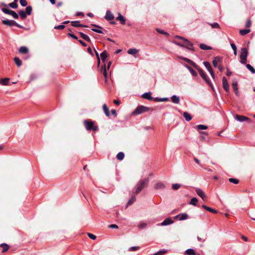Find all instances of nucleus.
Listing matches in <instances>:
<instances>
[{"mask_svg": "<svg viewBox=\"0 0 255 255\" xmlns=\"http://www.w3.org/2000/svg\"><path fill=\"white\" fill-rule=\"evenodd\" d=\"M84 125L87 130H92L96 131L99 129L98 126L94 125V122L89 120L84 121Z\"/></svg>", "mask_w": 255, "mask_h": 255, "instance_id": "obj_1", "label": "nucleus"}, {"mask_svg": "<svg viewBox=\"0 0 255 255\" xmlns=\"http://www.w3.org/2000/svg\"><path fill=\"white\" fill-rule=\"evenodd\" d=\"M148 178H146L142 180L139 181L137 185V187L135 191V194H138L146 186V185L148 184Z\"/></svg>", "mask_w": 255, "mask_h": 255, "instance_id": "obj_2", "label": "nucleus"}, {"mask_svg": "<svg viewBox=\"0 0 255 255\" xmlns=\"http://www.w3.org/2000/svg\"><path fill=\"white\" fill-rule=\"evenodd\" d=\"M248 50L246 48L241 49V54L240 55V62L242 64H245L247 61Z\"/></svg>", "mask_w": 255, "mask_h": 255, "instance_id": "obj_3", "label": "nucleus"}, {"mask_svg": "<svg viewBox=\"0 0 255 255\" xmlns=\"http://www.w3.org/2000/svg\"><path fill=\"white\" fill-rule=\"evenodd\" d=\"M150 108L143 106H138L133 112V115H137L148 112Z\"/></svg>", "mask_w": 255, "mask_h": 255, "instance_id": "obj_4", "label": "nucleus"}, {"mask_svg": "<svg viewBox=\"0 0 255 255\" xmlns=\"http://www.w3.org/2000/svg\"><path fill=\"white\" fill-rule=\"evenodd\" d=\"M195 68L196 69H197L199 71V72L201 76L202 77V78L206 82V83L210 87H211V88L213 89V86L212 85V84L211 82V81H210L209 79L208 78V77L206 75V74L204 72V71L201 68H200L197 65L196 66V68Z\"/></svg>", "mask_w": 255, "mask_h": 255, "instance_id": "obj_5", "label": "nucleus"}, {"mask_svg": "<svg viewBox=\"0 0 255 255\" xmlns=\"http://www.w3.org/2000/svg\"><path fill=\"white\" fill-rule=\"evenodd\" d=\"M2 22L3 24L8 25L9 26H16L17 27L19 28H22V26L16 23L14 20H8V19H5L2 20Z\"/></svg>", "mask_w": 255, "mask_h": 255, "instance_id": "obj_6", "label": "nucleus"}, {"mask_svg": "<svg viewBox=\"0 0 255 255\" xmlns=\"http://www.w3.org/2000/svg\"><path fill=\"white\" fill-rule=\"evenodd\" d=\"M1 10L6 14H8L11 15L13 16V17L15 19H17L18 18V15L13 10L6 8H1Z\"/></svg>", "mask_w": 255, "mask_h": 255, "instance_id": "obj_7", "label": "nucleus"}, {"mask_svg": "<svg viewBox=\"0 0 255 255\" xmlns=\"http://www.w3.org/2000/svg\"><path fill=\"white\" fill-rule=\"evenodd\" d=\"M205 67L207 68L210 74H211L213 79L215 78V74L214 71L211 67V64L207 61H205L203 63Z\"/></svg>", "mask_w": 255, "mask_h": 255, "instance_id": "obj_8", "label": "nucleus"}, {"mask_svg": "<svg viewBox=\"0 0 255 255\" xmlns=\"http://www.w3.org/2000/svg\"><path fill=\"white\" fill-rule=\"evenodd\" d=\"M235 119L237 121L241 122L246 121L249 123L251 121V120L249 118L243 116L236 115L235 117Z\"/></svg>", "mask_w": 255, "mask_h": 255, "instance_id": "obj_9", "label": "nucleus"}, {"mask_svg": "<svg viewBox=\"0 0 255 255\" xmlns=\"http://www.w3.org/2000/svg\"><path fill=\"white\" fill-rule=\"evenodd\" d=\"M222 83H223V87L224 89L227 91L228 92L229 90V85L228 83L227 79L226 77H224L222 78Z\"/></svg>", "mask_w": 255, "mask_h": 255, "instance_id": "obj_10", "label": "nucleus"}, {"mask_svg": "<svg viewBox=\"0 0 255 255\" xmlns=\"http://www.w3.org/2000/svg\"><path fill=\"white\" fill-rule=\"evenodd\" d=\"M195 191H196V192L197 194V195L199 196H200L203 200L206 199V196L205 194V193H204V192L201 189L196 188Z\"/></svg>", "mask_w": 255, "mask_h": 255, "instance_id": "obj_11", "label": "nucleus"}, {"mask_svg": "<svg viewBox=\"0 0 255 255\" xmlns=\"http://www.w3.org/2000/svg\"><path fill=\"white\" fill-rule=\"evenodd\" d=\"M184 47H186L189 50H193V44L188 41L187 39H184V43H183Z\"/></svg>", "mask_w": 255, "mask_h": 255, "instance_id": "obj_12", "label": "nucleus"}, {"mask_svg": "<svg viewBox=\"0 0 255 255\" xmlns=\"http://www.w3.org/2000/svg\"><path fill=\"white\" fill-rule=\"evenodd\" d=\"M165 188L164 184L162 182H158L154 186V188L156 190L163 189Z\"/></svg>", "mask_w": 255, "mask_h": 255, "instance_id": "obj_13", "label": "nucleus"}, {"mask_svg": "<svg viewBox=\"0 0 255 255\" xmlns=\"http://www.w3.org/2000/svg\"><path fill=\"white\" fill-rule=\"evenodd\" d=\"M173 222H174L173 220H171L170 218H168L165 219L164 220V221L160 224V225L162 226H164L170 224H172L173 223Z\"/></svg>", "mask_w": 255, "mask_h": 255, "instance_id": "obj_14", "label": "nucleus"}, {"mask_svg": "<svg viewBox=\"0 0 255 255\" xmlns=\"http://www.w3.org/2000/svg\"><path fill=\"white\" fill-rule=\"evenodd\" d=\"M105 18L108 20H111L114 18V16L110 11L107 10L105 16Z\"/></svg>", "mask_w": 255, "mask_h": 255, "instance_id": "obj_15", "label": "nucleus"}, {"mask_svg": "<svg viewBox=\"0 0 255 255\" xmlns=\"http://www.w3.org/2000/svg\"><path fill=\"white\" fill-rule=\"evenodd\" d=\"M107 69L106 66L105 65H104V66H102V67L101 72H102L103 75L104 76L105 82H107L108 75H107Z\"/></svg>", "mask_w": 255, "mask_h": 255, "instance_id": "obj_16", "label": "nucleus"}, {"mask_svg": "<svg viewBox=\"0 0 255 255\" xmlns=\"http://www.w3.org/2000/svg\"><path fill=\"white\" fill-rule=\"evenodd\" d=\"M171 100L173 103L176 104H178L180 102L179 97L176 95L172 96L171 97Z\"/></svg>", "mask_w": 255, "mask_h": 255, "instance_id": "obj_17", "label": "nucleus"}, {"mask_svg": "<svg viewBox=\"0 0 255 255\" xmlns=\"http://www.w3.org/2000/svg\"><path fill=\"white\" fill-rule=\"evenodd\" d=\"M202 207L204 209H205L206 210L210 212H211V213H215V214H216L217 213V211L214 209H212L209 207H208L205 205H203L202 206Z\"/></svg>", "mask_w": 255, "mask_h": 255, "instance_id": "obj_18", "label": "nucleus"}, {"mask_svg": "<svg viewBox=\"0 0 255 255\" xmlns=\"http://www.w3.org/2000/svg\"><path fill=\"white\" fill-rule=\"evenodd\" d=\"M116 19L120 21L122 24H125L126 23V19L120 13H119L118 16L116 18Z\"/></svg>", "mask_w": 255, "mask_h": 255, "instance_id": "obj_19", "label": "nucleus"}, {"mask_svg": "<svg viewBox=\"0 0 255 255\" xmlns=\"http://www.w3.org/2000/svg\"><path fill=\"white\" fill-rule=\"evenodd\" d=\"M232 88L235 91L236 95H239V92L238 91V83L237 81H234L232 83Z\"/></svg>", "mask_w": 255, "mask_h": 255, "instance_id": "obj_20", "label": "nucleus"}, {"mask_svg": "<svg viewBox=\"0 0 255 255\" xmlns=\"http://www.w3.org/2000/svg\"><path fill=\"white\" fill-rule=\"evenodd\" d=\"M222 58L219 56L216 57L213 60V64L215 67L218 66V63L220 62Z\"/></svg>", "mask_w": 255, "mask_h": 255, "instance_id": "obj_21", "label": "nucleus"}, {"mask_svg": "<svg viewBox=\"0 0 255 255\" xmlns=\"http://www.w3.org/2000/svg\"><path fill=\"white\" fill-rule=\"evenodd\" d=\"M92 26L98 28H92V31L96 32L97 33H103V31L99 29L102 28V27L101 26L96 25V24H92Z\"/></svg>", "mask_w": 255, "mask_h": 255, "instance_id": "obj_22", "label": "nucleus"}, {"mask_svg": "<svg viewBox=\"0 0 255 255\" xmlns=\"http://www.w3.org/2000/svg\"><path fill=\"white\" fill-rule=\"evenodd\" d=\"M142 98L149 100H152L153 99L150 92L145 93L142 94Z\"/></svg>", "mask_w": 255, "mask_h": 255, "instance_id": "obj_23", "label": "nucleus"}, {"mask_svg": "<svg viewBox=\"0 0 255 255\" xmlns=\"http://www.w3.org/2000/svg\"><path fill=\"white\" fill-rule=\"evenodd\" d=\"M183 116L187 122L190 121L192 119L191 116L186 112L183 113Z\"/></svg>", "mask_w": 255, "mask_h": 255, "instance_id": "obj_24", "label": "nucleus"}, {"mask_svg": "<svg viewBox=\"0 0 255 255\" xmlns=\"http://www.w3.org/2000/svg\"><path fill=\"white\" fill-rule=\"evenodd\" d=\"M28 49L25 46L20 47L19 49V52L20 53L26 54L28 53Z\"/></svg>", "mask_w": 255, "mask_h": 255, "instance_id": "obj_25", "label": "nucleus"}, {"mask_svg": "<svg viewBox=\"0 0 255 255\" xmlns=\"http://www.w3.org/2000/svg\"><path fill=\"white\" fill-rule=\"evenodd\" d=\"M138 52V50L135 48H130L128 50V53L131 55H135Z\"/></svg>", "mask_w": 255, "mask_h": 255, "instance_id": "obj_26", "label": "nucleus"}, {"mask_svg": "<svg viewBox=\"0 0 255 255\" xmlns=\"http://www.w3.org/2000/svg\"><path fill=\"white\" fill-rule=\"evenodd\" d=\"M9 79L8 78H3L0 80V84L2 85H8Z\"/></svg>", "mask_w": 255, "mask_h": 255, "instance_id": "obj_27", "label": "nucleus"}, {"mask_svg": "<svg viewBox=\"0 0 255 255\" xmlns=\"http://www.w3.org/2000/svg\"><path fill=\"white\" fill-rule=\"evenodd\" d=\"M79 34L80 35V36L83 38L84 39V40H86L88 42H90V37H89L88 35H87V34H85L82 32H79Z\"/></svg>", "mask_w": 255, "mask_h": 255, "instance_id": "obj_28", "label": "nucleus"}, {"mask_svg": "<svg viewBox=\"0 0 255 255\" xmlns=\"http://www.w3.org/2000/svg\"><path fill=\"white\" fill-rule=\"evenodd\" d=\"M103 111L106 115L107 117H109L110 116L109 110L108 108L107 107L106 104H104L103 106Z\"/></svg>", "mask_w": 255, "mask_h": 255, "instance_id": "obj_29", "label": "nucleus"}, {"mask_svg": "<svg viewBox=\"0 0 255 255\" xmlns=\"http://www.w3.org/2000/svg\"><path fill=\"white\" fill-rule=\"evenodd\" d=\"M101 58L103 62H105L107 57H108V54L106 51H104L100 55Z\"/></svg>", "mask_w": 255, "mask_h": 255, "instance_id": "obj_30", "label": "nucleus"}, {"mask_svg": "<svg viewBox=\"0 0 255 255\" xmlns=\"http://www.w3.org/2000/svg\"><path fill=\"white\" fill-rule=\"evenodd\" d=\"M185 66L189 70L191 74L193 76L196 77L197 76V73L195 70H194L193 69H192L190 66H189L188 65H187Z\"/></svg>", "mask_w": 255, "mask_h": 255, "instance_id": "obj_31", "label": "nucleus"}, {"mask_svg": "<svg viewBox=\"0 0 255 255\" xmlns=\"http://www.w3.org/2000/svg\"><path fill=\"white\" fill-rule=\"evenodd\" d=\"M185 253L187 255H196L195 251L192 249H187L185 251Z\"/></svg>", "mask_w": 255, "mask_h": 255, "instance_id": "obj_32", "label": "nucleus"}, {"mask_svg": "<svg viewBox=\"0 0 255 255\" xmlns=\"http://www.w3.org/2000/svg\"><path fill=\"white\" fill-rule=\"evenodd\" d=\"M251 31L250 29H241L239 31L240 34L241 35H245L247 34L250 33Z\"/></svg>", "mask_w": 255, "mask_h": 255, "instance_id": "obj_33", "label": "nucleus"}, {"mask_svg": "<svg viewBox=\"0 0 255 255\" xmlns=\"http://www.w3.org/2000/svg\"><path fill=\"white\" fill-rule=\"evenodd\" d=\"M182 59H183L186 62H188V63L190 64L191 65H192L194 68H196L197 65L192 61L191 60L187 58H183Z\"/></svg>", "mask_w": 255, "mask_h": 255, "instance_id": "obj_34", "label": "nucleus"}, {"mask_svg": "<svg viewBox=\"0 0 255 255\" xmlns=\"http://www.w3.org/2000/svg\"><path fill=\"white\" fill-rule=\"evenodd\" d=\"M200 48L203 50H211V49H212L211 47L206 45L204 44H201L200 45Z\"/></svg>", "mask_w": 255, "mask_h": 255, "instance_id": "obj_35", "label": "nucleus"}, {"mask_svg": "<svg viewBox=\"0 0 255 255\" xmlns=\"http://www.w3.org/2000/svg\"><path fill=\"white\" fill-rule=\"evenodd\" d=\"M0 246L2 248V253L6 252L9 249V246L6 244H2L0 245Z\"/></svg>", "mask_w": 255, "mask_h": 255, "instance_id": "obj_36", "label": "nucleus"}, {"mask_svg": "<svg viewBox=\"0 0 255 255\" xmlns=\"http://www.w3.org/2000/svg\"><path fill=\"white\" fill-rule=\"evenodd\" d=\"M14 62H15V64L17 66L19 67V66H20L21 65L22 62H21V60L19 58H18V57H14Z\"/></svg>", "mask_w": 255, "mask_h": 255, "instance_id": "obj_37", "label": "nucleus"}, {"mask_svg": "<svg viewBox=\"0 0 255 255\" xmlns=\"http://www.w3.org/2000/svg\"><path fill=\"white\" fill-rule=\"evenodd\" d=\"M125 154L123 152H120L117 155V158L119 160H122L124 159Z\"/></svg>", "mask_w": 255, "mask_h": 255, "instance_id": "obj_38", "label": "nucleus"}, {"mask_svg": "<svg viewBox=\"0 0 255 255\" xmlns=\"http://www.w3.org/2000/svg\"><path fill=\"white\" fill-rule=\"evenodd\" d=\"M136 200L135 196H132L127 203V206L131 205Z\"/></svg>", "mask_w": 255, "mask_h": 255, "instance_id": "obj_39", "label": "nucleus"}, {"mask_svg": "<svg viewBox=\"0 0 255 255\" xmlns=\"http://www.w3.org/2000/svg\"><path fill=\"white\" fill-rule=\"evenodd\" d=\"M246 66L248 69L250 70L253 74H255V69L253 66L249 64H247Z\"/></svg>", "mask_w": 255, "mask_h": 255, "instance_id": "obj_40", "label": "nucleus"}, {"mask_svg": "<svg viewBox=\"0 0 255 255\" xmlns=\"http://www.w3.org/2000/svg\"><path fill=\"white\" fill-rule=\"evenodd\" d=\"M72 25L74 27H80V26H82V24L80 23V22L79 21H73L71 22Z\"/></svg>", "mask_w": 255, "mask_h": 255, "instance_id": "obj_41", "label": "nucleus"}, {"mask_svg": "<svg viewBox=\"0 0 255 255\" xmlns=\"http://www.w3.org/2000/svg\"><path fill=\"white\" fill-rule=\"evenodd\" d=\"M19 14L20 16V17L22 19H24L26 18V13L23 10H20L19 11Z\"/></svg>", "mask_w": 255, "mask_h": 255, "instance_id": "obj_42", "label": "nucleus"}, {"mask_svg": "<svg viewBox=\"0 0 255 255\" xmlns=\"http://www.w3.org/2000/svg\"><path fill=\"white\" fill-rule=\"evenodd\" d=\"M197 202L198 199L195 197H193L191 199L189 204L194 206H196Z\"/></svg>", "mask_w": 255, "mask_h": 255, "instance_id": "obj_43", "label": "nucleus"}, {"mask_svg": "<svg viewBox=\"0 0 255 255\" xmlns=\"http://www.w3.org/2000/svg\"><path fill=\"white\" fill-rule=\"evenodd\" d=\"M196 128L197 130L207 129L208 128V127L203 125H199L197 126Z\"/></svg>", "mask_w": 255, "mask_h": 255, "instance_id": "obj_44", "label": "nucleus"}, {"mask_svg": "<svg viewBox=\"0 0 255 255\" xmlns=\"http://www.w3.org/2000/svg\"><path fill=\"white\" fill-rule=\"evenodd\" d=\"M180 215L179 220L180 221L187 219L188 217V215L186 213L180 214Z\"/></svg>", "mask_w": 255, "mask_h": 255, "instance_id": "obj_45", "label": "nucleus"}, {"mask_svg": "<svg viewBox=\"0 0 255 255\" xmlns=\"http://www.w3.org/2000/svg\"><path fill=\"white\" fill-rule=\"evenodd\" d=\"M17 1H15L14 0L13 2L9 3V6L12 8H16L17 7V6H18L17 4Z\"/></svg>", "mask_w": 255, "mask_h": 255, "instance_id": "obj_46", "label": "nucleus"}, {"mask_svg": "<svg viewBox=\"0 0 255 255\" xmlns=\"http://www.w3.org/2000/svg\"><path fill=\"white\" fill-rule=\"evenodd\" d=\"M156 30L158 33L162 34H164V35H165L167 36H168V35H169V34L167 32H165V31H163V30H161V29H160L159 28H156Z\"/></svg>", "mask_w": 255, "mask_h": 255, "instance_id": "obj_47", "label": "nucleus"}, {"mask_svg": "<svg viewBox=\"0 0 255 255\" xmlns=\"http://www.w3.org/2000/svg\"><path fill=\"white\" fill-rule=\"evenodd\" d=\"M26 13L28 15H30L32 11V7L31 6H28L26 8Z\"/></svg>", "mask_w": 255, "mask_h": 255, "instance_id": "obj_48", "label": "nucleus"}, {"mask_svg": "<svg viewBox=\"0 0 255 255\" xmlns=\"http://www.w3.org/2000/svg\"><path fill=\"white\" fill-rule=\"evenodd\" d=\"M181 187V185L179 184H173L172 185V188L174 190H177Z\"/></svg>", "mask_w": 255, "mask_h": 255, "instance_id": "obj_49", "label": "nucleus"}, {"mask_svg": "<svg viewBox=\"0 0 255 255\" xmlns=\"http://www.w3.org/2000/svg\"><path fill=\"white\" fill-rule=\"evenodd\" d=\"M210 25L211 26L212 28H220L219 24L216 22L211 23V24H210Z\"/></svg>", "mask_w": 255, "mask_h": 255, "instance_id": "obj_50", "label": "nucleus"}, {"mask_svg": "<svg viewBox=\"0 0 255 255\" xmlns=\"http://www.w3.org/2000/svg\"><path fill=\"white\" fill-rule=\"evenodd\" d=\"M251 25H252L251 20L250 19H247L246 21V22L245 27L246 28H249L251 26Z\"/></svg>", "mask_w": 255, "mask_h": 255, "instance_id": "obj_51", "label": "nucleus"}, {"mask_svg": "<svg viewBox=\"0 0 255 255\" xmlns=\"http://www.w3.org/2000/svg\"><path fill=\"white\" fill-rule=\"evenodd\" d=\"M229 180L230 182L236 184H237L239 183V180L235 178H229Z\"/></svg>", "mask_w": 255, "mask_h": 255, "instance_id": "obj_52", "label": "nucleus"}, {"mask_svg": "<svg viewBox=\"0 0 255 255\" xmlns=\"http://www.w3.org/2000/svg\"><path fill=\"white\" fill-rule=\"evenodd\" d=\"M166 252V250H162L157 252V253L153 254V255H161L165 254Z\"/></svg>", "mask_w": 255, "mask_h": 255, "instance_id": "obj_53", "label": "nucleus"}, {"mask_svg": "<svg viewBox=\"0 0 255 255\" xmlns=\"http://www.w3.org/2000/svg\"><path fill=\"white\" fill-rule=\"evenodd\" d=\"M156 101L158 102H166L168 101V99L167 98H156Z\"/></svg>", "mask_w": 255, "mask_h": 255, "instance_id": "obj_54", "label": "nucleus"}, {"mask_svg": "<svg viewBox=\"0 0 255 255\" xmlns=\"http://www.w3.org/2000/svg\"><path fill=\"white\" fill-rule=\"evenodd\" d=\"M64 28H65V25H63V24L59 25H58V26H55L54 27L55 29H60V30L63 29Z\"/></svg>", "mask_w": 255, "mask_h": 255, "instance_id": "obj_55", "label": "nucleus"}, {"mask_svg": "<svg viewBox=\"0 0 255 255\" xmlns=\"http://www.w3.org/2000/svg\"><path fill=\"white\" fill-rule=\"evenodd\" d=\"M147 225L145 223H141L138 225V228L139 229H143L146 227Z\"/></svg>", "mask_w": 255, "mask_h": 255, "instance_id": "obj_56", "label": "nucleus"}, {"mask_svg": "<svg viewBox=\"0 0 255 255\" xmlns=\"http://www.w3.org/2000/svg\"><path fill=\"white\" fill-rule=\"evenodd\" d=\"M20 4L22 6H25L27 5V1L26 0H20Z\"/></svg>", "mask_w": 255, "mask_h": 255, "instance_id": "obj_57", "label": "nucleus"}, {"mask_svg": "<svg viewBox=\"0 0 255 255\" xmlns=\"http://www.w3.org/2000/svg\"><path fill=\"white\" fill-rule=\"evenodd\" d=\"M139 247H132L129 248L128 251H135L139 249Z\"/></svg>", "mask_w": 255, "mask_h": 255, "instance_id": "obj_58", "label": "nucleus"}, {"mask_svg": "<svg viewBox=\"0 0 255 255\" xmlns=\"http://www.w3.org/2000/svg\"><path fill=\"white\" fill-rule=\"evenodd\" d=\"M88 236L90 239L92 240H95L96 239V236L92 234L88 233Z\"/></svg>", "mask_w": 255, "mask_h": 255, "instance_id": "obj_59", "label": "nucleus"}, {"mask_svg": "<svg viewBox=\"0 0 255 255\" xmlns=\"http://www.w3.org/2000/svg\"><path fill=\"white\" fill-rule=\"evenodd\" d=\"M68 36H69L70 37L75 39H78V37L75 35L74 34H72V33H68Z\"/></svg>", "mask_w": 255, "mask_h": 255, "instance_id": "obj_60", "label": "nucleus"}, {"mask_svg": "<svg viewBox=\"0 0 255 255\" xmlns=\"http://www.w3.org/2000/svg\"><path fill=\"white\" fill-rule=\"evenodd\" d=\"M109 228H112V229H117V228H118V227L116 224H112L109 226Z\"/></svg>", "mask_w": 255, "mask_h": 255, "instance_id": "obj_61", "label": "nucleus"}, {"mask_svg": "<svg viewBox=\"0 0 255 255\" xmlns=\"http://www.w3.org/2000/svg\"><path fill=\"white\" fill-rule=\"evenodd\" d=\"M231 46L233 50L235 49H237V47L234 43H231Z\"/></svg>", "mask_w": 255, "mask_h": 255, "instance_id": "obj_62", "label": "nucleus"}, {"mask_svg": "<svg viewBox=\"0 0 255 255\" xmlns=\"http://www.w3.org/2000/svg\"><path fill=\"white\" fill-rule=\"evenodd\" d=\"M111 64H112V62L111 61H109L108 63L107 66H106L107 70H109L110 69Z\"/></svg>", "mask_w": 255, "mask_h": 255, "instance_id": "obj_63", "label": "nucleus"}, {"mask_svg": "<svg viewBox=\"0 0 255 255\" xmlns=\"http://www.w3.org/2000/svg\"><path fill=\"white\" fill-rule=\"evenodd\" d=\"M79 42H80V43H81L83 46H85V47L87 46L86 44L84 42H83L82 40H79Z\"/></svg>", "mask_w": 255, "mask_h": 255, "instance_id": "obj_64", "label": "nucleus"}]
</instances>
